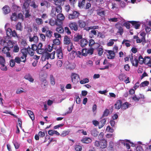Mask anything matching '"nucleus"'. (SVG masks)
Instances as JSON below:
<instances>
[{"instance_id": "f257e3e1", "label": "nucleus", "mask_w": 151, "mask_h": 151, "mask_svg": "<svg viewBox=\"0 0 151 151\" xmlns=\"http://www.w3.org/2000/svg\"><path fill=\"white\" fill-rule=\"evenodd\" d=\"M94 145L96 147H99L104 149L106 148L107 145V141L104 139L100 140V141H96L94 143Z\"/></svg>"}, {"instance_id": "f03ea898", "label": "nucleus", "mask_w": 151, "mask_h": 151, "mask_svg": "<svg viewBox=\"0 0 151 151\" xmlns=\"http://www.w3.org/2000/svg\"><path fill=\"white\" fill-rule=\"evenodd\" d=\"M94 51V49L92 47L88 49L84 48L82 49V55L84 56H86L88 55H92Z\"/></svg>"}, {"instance_id": "7ed1b4c3", "label": "nucleus", "mask_w": 151, "mask_h": 151, "mask_svg": "<svg viewBox=\"0 0 151 151\" xmlns=\"http://www.w3.org/2000/svg\"><path fill=\"white\" fill-rule=\"evenodd\" d=\"M71 78L72 82L74 84H76L78 82L80 77L78 74L73 73L71 74Z\"/></svg>"}, {"instance_id": "20e7f679", "label": "nucleus", "mask_w": 151, "mask_h": 151, "mask_svg": "<svg viewBox=\"0 0 151 151\" xmlns=\"http://www.w3.org/2000/svg\"><path fill=\"white\" fill-rule=\"evenodd\" d=\"M80 15L79 13L77 11H74L72 14L68 15V18L69 19H73L77 18Z\"/></svg>"}, {"instance_id": "39448f33", "label": "nucleus", "mask_w": 151, "mask_h": 151, "mask_svg": "<svg viewBox=\"0 0 151 151\" xmlns=\"http://www.w3.org/2000/svg\"><path fill=\"white\" fill-rule=\"evenodd\" d=\"M42 46L43 45L42 43L41 42L39 43L38 45L37 46V53L39 54H42L45 52V50L42 48Z\"/></svg>"}, {"instance_id": "423d86ee", "label": "nucleus", "mask_w": 151, "mask_h": 151, "mask_svg": "<svg viewBox=\"0 0 151 151\" xmlns=\"http://www.w3.org/2000/svg\"><path fill=\"white\" fill-rule=\"evenodd\" d=\"M10 50V48L7 46H4L2 50V52L5 54H6V56L7 57H10L11 55L9 51Z\"/></svg>"}, {"instance_id": "0eeeda50", "label": "nucleus", "mask_w": 151, "mask_h": 151, "mask_svg": "<svg viewBox=\"0 0 151 151\" xmlns=\"http://www.w3.org/2000/svg\"><path fill=\"white\" fill-rule=\"evenodd\" d=\"M69 26L72 30L77 31L78 29V26L76 23L75 22L70 23Z\"/></svg>"}, {"instance_id": "6e6552de", "label": "nucleus", "mask_w": 151, "mask_h": 151, "mask_svg": "<svg viewBox=\"0 0 151 151\" xmlns=\"http://www.w3.org/2000/svg\"><path fill=\"white\" fill-rule=\"evenodd\" d=\"M57 19L58 22L60 24V25L63 24L62 21L65 18V17L63 14L60 13L57 16Z\"/></svg>"}, {"instance_id": "1a4fd4ad", "label": "nucleus", "mask_w": 151, "mask_h": 151, "mask_svg": "<svg viewBox=\"0 0 151 151\" xmlns=\"http://www.w3.org/2000/svg\"><path fill=\"white\" fill-rule=\"evenodd\" d=\"M129 58H130V60L132 65L137 67L138 64L137 59L135 58H134V61L132 54L129 55Z\"/></svg>"}, {"instance_id": "9d476101", "label": "nucleus", "mask_w": 151, "mask_h": 151, "mask_svg": "<svg viewBox=\"0 0 151 151\" xmlns=\"http://www.w3.org/2000/svg\"><path fill=\"white\" fill-rule=\"evenodd\" d=\"M29 7L22 6V10L24 14H25L26 17H28L30 15L29 14Z\"/></svg>"}, {"instance_id": "9b49d317", "label": "nucleus", "mask_w": 151, "mask_h": 151, "mask_svg": "<svg viewBox=\"0 0 151 151\" xmlns=\"http://www.w3.org/2000/svg\"><path fill=\"white\" fill-rule=\"evenodd\" d=\"M55 51H53L51 53H49L48 52L45 55V59L47 60L49 59H53L55 58Z\"/></svg>"}, {"instance_id": "f8f14e48", "label": "nucleus", "mask_w": 151, "mask_h": 151, "mask_svg": "<svg viewBox=\"0 0 151 151\" xmlns=\"http://www.w3.org/2000/svg\"><path fill=\"white\" fill-rule=\"evenodd\" d=\"M56 53L58 58L59 59H61L63 58V53L62 51L61 47H60L56 50Z\"/></svg>"}, {"instance_id": "ddd939ff", "label": "nucleus", "mask_w": 151, "mask_h": 151, "mask_svg": "<svg viewBox=\"0 0 151 151\" xmlns=\"http://www.w3.org/2000/svg\"><path fill=\"white\" fill-rule=\"evenodd\" d=\"M129 22L136 29H138L140 26L139 22L136 21H129Z\"/></svg>"}, {"instance_id": "4468645a", "label": "nucleus", "mask_w": 151, "mask_h": 151, "mask_svg": "<svg viewBox=\"0 0 151 151\" xmlns=\"http://www.w3.org/2000/svg\"><path fill=\"white\" fill-rule=\"evenodd\" d=\"M78 23L79 27L81 28H83L85 30L86 28H88V27H86V23L85 22L79 20H78Z\"/></svg>"}, {"instance_id": "2eb2a0df", "label": "nucleus", "mask_w": 151, "mask_h": 151, "mask_svg": "<svg viewBox=\"0 0 151 151\" xmlns=\"http://www.w3.org/2000/svg\"><path fill=\"white\" fill-rule=\"evenodd\" d=\"M49 24L52 26H54L55 25H60V24L58 22L57 19L55 20L52 18L50 19H49Z\"/></svg>"}, {"instance_id": "dca6fc26", "label": "nucleus", "mask_w": 151, "mask_h": 151, "mask_svg": "<svg viewBox=\"0 0 151 151\" xmlns=\"http://www.w3.org/2000/svg\"><path fill=\"white\" fill-rule=\"evenodd\" d=\"M122 102L121 100H117L114 104L115 109H119L121 108Z\"/></svg>"}, {"instance_id": "f3484780", "label": "nucleus", "mask_w": 151, "mask_h": 151, "mask_svg": "<svg viewBox=\"0 0 151 151\" xmlns=\"http://www.w3.org/2000/svg\"><path fill=\"white\" fill-rule=\"evenodd\" d=\"M86 0H78V6L80 9L83 8L86 4Z\"/></svg>"}, {"instance_id": "a211bd4d", "label": "nucleus", "mask_w": 151, "mask_h": 151, "mask_svg": "<svg viewBox=\"0 0 151 151\" xmlns=\"http://www.w3.org/2000/svg\"><path fill=\"white\" fill-rule=\"evenodd\" d=\"M107 52L109 54V55H107V58L108 59H112L114 58L115 55L114 51L111 50H108Z\"/></svg>"}, {"instance_id": "6ab92c4d", "label": "nucleus", "mask_w": 151, "mask_h": 151, "mask_svg": "<svg viewBox=\"0 0 151 151\" xmlns=\"http://www.w3.org/2000/svg\"><path fill=\"white\" fill-rule=\"evenodd\" d=\"M88 43L87 40L84 38H82L80 41L81 46L82 47H84L87 45Z\"/></svg>"}, {"instance_id": "aec40b11", "label": "nucleus", "mask_w": 151, "mask_h": 151, "mask_svg": "<svg viewBox=\"0 0 151 151\" xmlns=\"http://www.w3.org/2000/svg\"><path fill=\"white\" fill-rule=\"evenodd\" d=\"M63 42L64 44L66 45H70L72 43H71L70 38L66 35L64 37Z\"/></svg>"}, {"instance_id": "412c9836", "label": "nucleus", "mask_w": 151, "mask_h": 151, "mask_svg": "<svg viewBox=\"0 0 151 151\" xmlns=\"http://www.w3.org/2000/svg\"><path fill=\"white\" fill-rule=\"evenodd\" d=\"M81 142L84 143L88 144L91 143L92 140L89 137H86L83 138L81 140Z\"/></svg>"}, {"instance_id": "4be33fe9", "label": "nucleus", "mask_w": 151, "mask_h": 151, "mask_svg": "<svg viewBox=\"0 0 151 151\" xmlns=\"http://www.w3.org/2000/svg\"><path fill=\"white\" fill-rule=\"evenodd\" d=\"M53 1L56 6H62L63 5L64 2L62 0H53Z\"/></svg>"}, {"instance_id": "5701e85b", "label": "nucleus", "mask_w": 151, "mask_h": 151, "mask_svg": "<svg viewBox=\"0 0 151 151\" xmlns=\"http://www.w3.org/2000/svg\"><path fill=\"white\" fill-rule=\"evenodd\" d=\"M3 13L5 14H7L9 13L10 10L9 6L5 5L2 8Z\"/></svg>"}, {"instance_id": "b1692460", "label": "nucleus", "mask_w": 151, "mask_h": 151, "mask_svg": "<svg viewBox=\"0 0 151 151\" xmlns=\"http://www.w3.org/2000/svg\"><path fill=\"white\" fill-rule=\"evenodd\" d=\"M24 78L28 80L29 81L32 82L34 81V79L31 76V75L28 73L26 74L24 76Z\"/></svg>"}, {"instance_id": "393cba45", "label": "nucleus", "mask_w": 151, "mask_h": 151, "mask_svg": "<svg viewBox=\"0 0 151 151\" xmlns=\"http://www.w3.org/2000/svg\"><path fill=\"white\" fill-rule=\"evenodd\" d=\"M62 25H57L58 27L56 29V31L60 33H62L64 32V30L62 27Z\"/></svg>"}, {"instance_id": "a878e982", "label": "nucleus", "mask_w": 151, "mask_h": 151, "mask_svg": "<svg viewBox=\"0 0 151 151\" xmlns=\"http://www.w3.org/2000/svg\"><path fill=\"white\" fill-rule=\"evenodd\" d=\"M82 39V36L80 34H78L73 38V40L75 42H78L80 40Z\"/></svg>"}, {"instance_id": "bb28decb", "label": "nucleus", "mask_w": 151, "mask_h": 151, "mask_svg": "<svg viewBox=\"0 0 151 151\" xmlns=\"http://www.w3.org/2000/svg\"><path fill=\"white\" fill-rule=\"evenodd\" d=\"M116 28L118 29V30L117 33H119V34L122 35L123 32V29L121 26L119 25H116Z\"/></svg>"}, {"instance_id": "cd10ccee", "label": "nucleus", "mask_w": 151, "mask_h": 151, "mask_svg": "<svg viewBox=\"0 0 151 151\" xmlns=\"http://www.w3.org/2000/svg\"><path fill=\"white\" fill-rule=\"evenodd\" d=\"M106 122V120L105 119H103L100 121V124L99 126V128L100 129L102 128L105 125Z\"/></svg>"}, {"instance_id": "c85d7f7f", "label": "nucleus", "mask_w": 151, "mask_h": 151, "mask_svg": "<svg viewBox=\"0 0 151 151\" xmlns=\"http://www.w3.org/2000/svg\"><path fill=\"white\" fill-rule=\"evenodd\" d=\"M29 41L30 42H32L33 41L35 43L37 42L38 40V37L36 36H34L33 37H29Z\"/></svg>"}, {"instance_id": "c756f323", "label": "nucleus", "mask_w": 151, "mask_h": 151, "mask_svg": "<svg viewBox=\"0 0 151 151\" xmlns=\"http://www.w3.org/2000/svg\"><path fill=\"white\" fill-rule=\"evenodd\" d=\"M27 113L31 119L32 120H34L35 119V116L33 112L31 110H28L27 111Z\"/></svg>"}, {"instance_id": "7c9ffc66", "label": "nucleus", "mask_w": 151, "mask_h": 151, "mask_svg": "<svg viewBox=\"0 0 151 151\" xmlns=\"http://www.w3.org/2000/svg\"><path fill=\"white\" fill-rule=\"evenodd\" d=\"M27 53L31 56H32L34 55L35 52L33 50H32L29 46H28L27 47Z\"/></svg>"}, {"instance_id": "2f4dec72", "label": "nucleus", "mask_w": 151, "mask_h": 151, "mask_svg": "<svg viewBox=\"0 0 151 151\" xmlns=\"http://www.w3.org/2000/svg\"><path fill=\"white\" fill-rule=\"evenodd\" d=\"M99 133V132L97 131L96 129H93L91 131V135L94 137H97Z\"/></svg>"}, {"instance_id": "473e14b6", "label": "nucleus", "mask_w": 151, "mask_h": 151, "mask_svg": "<svg viewBox=\"0 0 151 151\" xmlns=\"http://www.w3.org/2000/svg\"><path fill=\"white\" fill-rule=\"evenodd\" d=\"M99 28V27L98 26H91L88 28H86L85 30L87 31H89L90 29L95 30V29H98Z\"/></svg>"}, {"instance_id": "72a5a7b5", "label": "nucleus", "mask_w": 151, "mask_h": 151, "mask_svg": "<svg viewBox=\"0 0 151 151\" xmlns=\"http://www.w3.org/2000/svg\"><path fill=\"white\" fill-rule=\"evenodd\" d=\"M16 28L17 30H22V26L21 23L20 22H18L16 25Z\"/></svg>"}, {"instance_id": "f704fd0d", "label": "nucleus", "mask_w": 151, "mask_h": 151, "mask_svg": "<svg viewBox=\"0 0 151 151\" xmlns=\"http://www.w3.org/2000/svg\"><path fill=\"white\" fill-rule=\"evenodd\" d=\"M21 52L22 53L23 55H24L25 56H27V48H24L22 49L21 50Z\"/></svg>"}, {"instance_id": "c9c22d12", "label": "nucleus", "mask_w": 151, "mask_h": 151, "mask_svg": "<svg viewBox=\"0 0 151 151\" xmlns=\"http://www.w3.org/2000/svg\"><path fill=\"white\" fill-rule=\"evenodd\" d=\"M129 107V103L126 102L123 104H122L121 109H126Z\"/></svg>"}, {"instance_id": "e433bc0d", "label": "nucleus", "mask_w": 151, "mask_h": 151, "mask_svg": "<svg viewBox=\"0 0 151 151\" xmlns=\"http://www.w3.org/2000/svg\"><path fill=\"white\" fill-rule=\"evenodd\" d=\"M11 19L12 21H16L17 19V13H12L11 17Z\"/></svg>"}, {"instance_id": "4c0bfd02", "label": "nucleus", "mask_w": 151, "mask_h": 151, "mask_svg": "<svg viewBox=\"0 0 151 151\" xmlns=\"http://www.w3.org/2000/svg\"><path fill=\"white\" fill-rule=\"evenodd\" d=\"M53 45H59L60 43V41L59 39L55 38L53 40Z\"/></svg>"}, {"instance_id": "58836bf2", "label": "nucleus", "mask_w": 151, "mask_h": 151, "mask_svg": "<svg viewBox=\"0 0 151 151\" xmlns=\"http://www.w3.org/2000/svg\"><path fill=\"white\" fill-rule=\"evenodd\" d=\"M36 22L38 25H40L43 24V21L42 19L41 18H37L35 19Z\"/></svg>"}, {"instance_id": "ea45409f", "label": "nucleus", "mask_w": 151, "mask_h": 151, "mask_svg": "<svg viewBox=\"0 0 151 151\" xmlns=\"http://www.w3.org/2000/svg\"><path fill=\"white\" fill-rule=\"evenodd\" d=\"M70 132V131H64L62 133L60 134V135L62 137H64L68 135Z\"/></svg>"}, {"instance_id": "a19ab883", "label": "nucleus", "mask_w": 151, "mask_h": 151, "mask_svg": "<svg viewBox=\"0 0 151 151\" xmlns=\"http://www.w3.org/2000/svg\"><path fill=\"white\" fill-rule=\"evenodd\" d=\"M149 84V82L147 81H145L142 83L140 85V87H144L147 86Z\"/></svg>"}, {"instance_id": "79ce46f5", "label": "nucleus", "mask_w": 151, "mask_h": 151, "mask_svg": "<svg viewBox=\"0 0 151 151\" xmlns=\"http://www.w3.org/2000/svg\"><path fill=\"white\" fill-rule=\"evenodd\" d=\"M82 49L81 50V52L79 51H77L76 53V55H77V57L79 58H81L83 56L82 55Z\"/></svg>"}, {"instance_id": "37998d69", "label": "nucleus", "mask_w": 151, "mask_h": 151, "mask_svg": "<svg viewBox=\"0 0 151 151\" xmlns=\"http://www.w3.org/2000/svg\"><path fill=\"white\" fill-rule=\"evenodd\" d=\"M55 11L58 13H61L62 12L61 6H56Z\"/></svg>"}, {"instance_id": "c03bdc74", "label": "nucleus", "mask_w": 151, "mask_h": 151, "mask_svg": "<svg viewBox=\"0 0 151 151\" xmlns=\"http://www.w3.org/2000/svg\"><path fill=\"white\" fill-rule=\"evenodd\" d=\"M52 32L51 30H47V32L46 33V35L47 37L50 38L52 35Z\"/></svg>"}, {"instance_id": "a18cd8bd", "label": "nucleus", "mask_w": 151, "mask_h": 151, "mask_svg": "<svg viewBox=\"0 0 151 151\" xmlns=\"http://www.w3.org/2000/svg\"><path fill=\"white\" fill-rule=\"evenodd\" d=\"M94 44H95V42L94 40L91 39L89 40L88 42V45L90 47L92 48V46L94 45Z\"/></svg>"}, {"instance_id": "49530a36", "label": "nucleus", "mask_w": 151, "mask_h": 151, "mask_svg": "<svg viewBox=\"0 0 151 151\" xmlns=\"http://www.w3.org/2000/svg\"><path fill=\"white\" fill-rule=\"evenodd\" d=\"M150 60L151 59L150 57L148 56L145 57L144 58V63L148 64Z\"/></svg>"}, {"instance_id": "de8ad7c7", "label": "nucleus", "mask_w": 151, "mask_h": 151, "mask_svg": "<svg viewBox=\"0 0 151 151\" xmlns=\"http://www.w3.org/2000/svg\"><path fill=\"white\" fill-rule=\"evenodd\" d=\"M75 149L76 151H81L82 150V147L81 145H76L75 146Z\"/></svg>"}, {"instance_id": "09e8293b", "label": "nucleus", "mask_w": 151, "mask_h": 151, "mask_svg": "<svg viewBox=\"0 0 151 151\" xmlns=\"http://www.w3.org/2000/svg\"><path fill=\"white\" fill-rule=\"evenodd\" d=\"M109 113V111L108 109H106L104 111L102 117H103L104 116H107L108 115Z\"/></svg>"}, {"instance_id": "8fccbe9b", "label": "nucleus", "mask_w": 151, "mask_h": 151, "mask_svg": "<svg viewBox=\"0 0 151 151\" xmlns=\"http://www.w3.org/2000/svg\"><path fill=\"white\" fill-rule=\"evenodd\" d=\"M138 60L139 63L140 64H142L144 62V58L141 55L139 56Z\"/></svg>"}, {"instance_id": "3c124183", "label": "nucleus", "mask_w": 151, "mask_h": 151, "mask_svg": "<svg viewBox=\"0 0 151 151\" xmlns=\"http://www.w3.org/2000/svg\"><path fill=\"white\" fill-rule=\"evenodd\" d=\"M50 81L51 84L52 85H54L55 84V81L53 76L52 75H50Z\"/></svg>"}, {"instance_id": "603ef678", "label": "nucleus", "mask_w": 151, "mask_h": 151, "mask_svg": "<svg viewBox=\"0 0 151 151\" xmlns=\"http://www.w3.org/2000/svg\"><path fill=\"white\" fill-rule=\"evenodd\" d=\"M32 0H26V1L24 3L23 6L29 7V3Z\"/></svg>"}, {"instance_id": "864d4df0", "label": "nucleus", "mask_w": 151, "mask_h": 151, "mask_svg": "<svg viewBox=\"0 0 151 151\" xmlns=\"http://www.w3.org/2000/svg\"><path fill=\"white\" fill-rule=\"evenodd\" d=\"M5 60L4 57L2 56H0V64L2 65L3 64H5Z\"/></svg>"}, {"instance_id": "5fc2aeb1", "label": "nucleus", "mask_w": 151, "mask_h": 151, "mask_svg": "<svg viewBox=\"0 0 151 151\" xmlns=\"http://www.w3.org/2000/svg\"><path fill=\"white\" fill-rule=\"evenodd\" d=\"M89 79L88 78H85L83 80H81L80 81V83L81 84H83L88 82Z\"/></svg>"}, {"instance_id": "6e6d98bb", "label": "nucleus", "mask_w": 151, "mask_h": 151, "mask_svg": "<svg viewBox=\"0 0 151 151\" xmlns=\"http://www.w3.org/2000/svg\"><path fill=\"white\" fill-rule=\"evenodd\" d=\"M12 29L10 28H8L6 31V34L8 37H11Z\"/></svg>"}, {"instance_id": "4d7b16f0", "label": "nucleus", "mask_w": 151, "mask_h": 151, "mask_svg": "<svg viewBox=\"0 0 151 151\" xmlns=\"http://www.w3.org/2000/svg\"><path fill=\"white\" fill-rule=\"evenodd\" d=\"M57 141V139H56L53 138V137H52V138H50V140H49V141L48 143L47 144V146H48L50 144V143H51L52 142H56Z\"/></svg>"}, {"instance_id": "13d9d810", "label": "nucleus", "mask_w": 151, "mask_h": 151, "mask_svg": "<svg viewBox=\"0 0 151 151\" xmlns=\"http://www.w3.org/2000/svg\"><path fill=\"white\" fill-rule=\"evenodd\" d=\"M129 23L128 21L124 22L123 24L124 26L126 27L127 29H129L130 28V24Z\"/></svg>"}, {"instance_id": "bf43d9fd", "label": "nucleus", "mask_w": 151, "mask_h": 151, "mask_svg": "<svg viewBox=\"0 0 151 151\" xmlns=\"http://www.w3.org/2000/svg\"><path fill=\"white\" fill-rule=\"evenodd\" d=\"M98 54L99 55L101 56L102 55L103 52V48L101 47H99L98 49Z\"/></svg>"}, {"instance_id": "052dcab7", "label": "nucleus", "mask_w": 151, "mask_h": 151, "mask_svg": "<svg viewBox=\"0 0 151 151\" xmlns=\"http://www.w3.org/2000/svg\"><path fill=\"white\" fill-rule=\"evenodd\" d=\"M14 60L15 62L17 63H20L21 62H22L20 58L19 57H15Z\"/></svg>"}, {"instance_id": "680f3d73", "label": "nucleus", "mask_w": 151, "mask_h": 151, "mask_svg": "<svg viewBox=\"0 0 151 151\" xmlns=\"http://www.w3.org/2000/svg\"><path fill=\"white\" fill-rule=\"evenodd\" d=\"M1 66L0 67L1 69L4 71H6L7 70V69L6 66H5V64L1 65Z\"/></svg>"}, {"instance_id": "e2e57ef3", "label": "nucleus", "mask_w": 151, "mask_h": 151, "mask_svg": "<svg viewBox=\"0 0 151 151\" xmlns=\"http://www.w3.org/2000/svg\"><path fill=\"white\" fill-rule=\"evenodd\" d=\"M19 50V48L17 45L14 46V47L13 52H17Z\"/></svg>"}, {"instance_id": "0e129e2a", "label": "nucleus", "mask_w": 151, "mask_h": 151, "mask_svg": "<svg viewBox=\"0 0 151 151\" xmlns=\"http://www.w3.org/2000/svg\"><path fill=\"white\" fill-rule=\"evenodd\" d=\"M108 20L109 22H116L118 21V20L117 18L114 17L111 18H109Z\"/></svg>"}, {"instance_id": "69168bd1", "label": "nucleus", "mask_w": 151, "mask_h": 151, "mask_svg": "<svg viewBox=\"0 0 151 151\" xmlns=\"http://www.w3.org/2000/svg\"><path fill=\"white\" fill-rule=\"evenodd\" d=\"M65 31L68 35H70L71 34V32L68 27H65Z\"/></svg>"}, {"instance_id": "338daca9", "label": "nucleus", "mask_w": 151, "mask_h": 151, "mask_svg": "<svg viewBox=\"0 0 151 151\" xmlns=\"http://www.w3.org/2000/svg\"><path fill=\"white\" fill-rule=\"evenodd\" d=\"M104 136V134L103 132H101L98 136V139L100 140L103 139Z\"/></svg>"}, {"instance_id": "774afa93", "label": "nucleus", "mask_w": 151, "mask_h": 151, "mask_svg": "<svg viewBox=\"0 0 151 151\" xmlns=\"http://www.w3.org/2000/svg\"><path fill=\"white\" fill-rule=\"evenodd\" d=\"M137 151H144L142 146L141 145L137 146L136 148Z\"/></svg>"}]
</instances>
